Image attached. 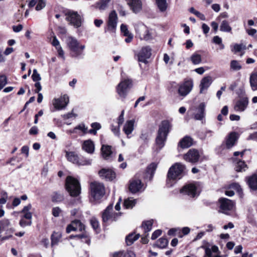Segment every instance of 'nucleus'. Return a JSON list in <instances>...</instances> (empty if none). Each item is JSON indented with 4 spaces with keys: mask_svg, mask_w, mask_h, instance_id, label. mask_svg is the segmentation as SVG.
<instances>
[{
    "mask_svg": "<svg viewBox=\"0 0 257 257\" xmlns=\"http://www.w3.org/2000/svg\"><path fill=\"white\" fill-rule=\"evenodd\" d=\"M32 208V205L30 204H29L28 205L25 206L23 210H22V213L23 214V217L28 219L31 220L32 217V213L30 212V210Z\"/></svg>",
    "mask_w": 257,
    "mask_h": 257,
    "instance_id": "nucleus-31",
    "label": "nucleus"
},
{
    "mask_svg": "<svg viewBox=\"0 0 257 257\" xmlns=\"http://www.w3.org/2000/svg\"><path fill=\"white\" fill-rule=\"evenodd\" d=\"M61 237V234L60 232H54L51 235V245L56 244Z\"/></svg>",
    "mask_w": 257,
    "mask_h": 257,
    "instance_id": "nucleus-42",
    "label": "nucleus"
},
{
    "mask_svg": "<svg viewBox=\"0 0 257 257\" xmlns=\"http://www.w3.org/2000/svg\"><path fill=\"white\" fill-rule=\"evenodd\" d=\"M238 139V134L235 132L230 133L226 139V146L227 149L232 148Z\"/></svg>",
    "mask_w": 257,
    "mask_h": 257,
    "instance_id": "nucleus-20",
    "label": "nucleus"
},
{
    "mask_svg": "<svg viewBox=\"0 0 257 257\" xmlns=\"http://www.w3.org/2000/svg\"><path fill=\"white\" fill-rule=\"evenodd\" d=\"M85 229L84 225L78 220L73 221L66 228V232H70L71 231H82Z\"/></svg>",
    "mask_w": 257,
    "mask_h": 257,
    "instance_id": "nucleus-18",
    "label": "nucleus"
},
{
    "mask_svg": "<svg viewBox=\"0 0 257 257\" xmlns=\"http://www.w3.org/2000/svg\"><path fill=\"white\" fill-rule=\"evenodd\" d=\"M31 220H29V221H25L23 218H22L20 221V225L23 227H24L26 226H30L31 225Z\"/></svg>",
    "mask_w": 257,
    "mask_h": 257,
    "instance_id": "nucleus-58",
    "label": "nucleus"
},
{
    "mask_svg": "<svg viewBox=\"0 0 257 257\" xmlns=\"http://www.w3.org/2000/svg\"><path fill=\"white\" fill-rule=\"evenodd\" d=\"M197 186L194 184H189L185 186L181 190L182 193L187 194L191 197H194L199 194L197 192Z\"/></svg>",
    "mask_w": 257,
    "mask_h": 257,
    "instance_id": "nucleus-17",
    "label": "nucleus"
},
{
    "mask_svg": "<svg viewBox=\"0 0 257 257\" xmlns=\"http://www.w3.org/2000/svg\"><path fill=\"white\" fill-rule=\"evenodd\" d=\"M46 6L45 0H39L37 2L36 10L37 11H40L45 8Z\"/></svg>",
    "mask_w": 257,
    "mask_h": 257,
    "instance_id": "nucleus-51",
    "label": "nucleus"
},
{
    "mask_svg": "<svg viewBox=\"0 0 257 257\" xmlns=\"http://www.w3.org/2000/svg\"><path fill=\"white\" fill-rule=\"evenodd\" d=\"M158 163L155 162L151 163L147 168V175L150 176V177H153L155 174V172L156 171Z\"/></svg>",
    "mask_w": 257,
    "mask_h": 257,
    "instance_id": "nucleus-32",
    "label": "nucleus"
},
{
    "mask_svg": "<svg viewBox=\"0 0 257 257\" xmlns=\"http://www.w3.org/2000/svg\"><path fill=\"white\" fill-rule=\"evenodd\" d=\"M200 248L203 249L205 251V254L203 257H222L220 255H213V253H217L219 249L218 247L216 245L210 246L209 242L206 240H203L202 245L200 246Z\"/></svg>",
    "mask_w": 257,
    "mask_h": 257,
    "instance_id": "nucleus-9",
    "label": "nucleus"
},
{
    "mask_svg": "<svg viewBox=\"0 0 257 257\" xmlns=\"http://www.w3.org/2000/svg\"><path fill=\"white\" fill-rule=\"evenodd\" d=\"M137 201L133 198H128L124 200L123 207L126 209H132L136 204Z\"/></svg>",
    "mask_w": 257,
    "mask_h": 257,
    "instance_id": "nucleus-35",
    "label": "nucleus"
},
{
    "mask_svg": "<svg viewBox=\"0 0 257 257\" xmlns=\"http://www.w3.org/2000/svg\"><path fill=\"white\" fill-rule=\"evenodd\" d=\"M248 103V99L246 97H243L237 100L234 106L236 111H243L247 107Z\"/></svg>",
    "mask_w": 257,
    "mask_h": 257,
    "instance_id": "nucleus-19",
    "label": "nucleus"
},
{
    "mask_svg": "<svg viewBox=\"0 0 257 257\" xmlns=\"http://www.w3.org/2000/svg\"><path fill=\"white\" fill-rule=\"evenodd\" d=\"M7 83V79L5 75H0V90H2L4 87Z\"/></svg>",
    "mask_w": 257,
    "mask_h": 257,
    "instance_id": "nucleus-52",
    "label": "nucleus"
},
{
    "mask_svg": "<svg viewBox=\"0 0 257 257\" xmlns=\"http://www.w3.org/2000/svg\"><path fill=\"white\" fill-rule=\"evenodd\" d=\"M66 42L72 56L74 57L80 55L85 47L84 45H80L77 40L71 36L68 37Z\"/></svg>",
    "mask_w": 257,
    "mask_h": 257,
    "instance_id": "nucleus-4",
    "label": "nucleus"
},
{
    "mask_svg": "<svg viewBox=\"0 0 257 257\" xmlns=\"http://www.w3.org/2000/svg\"><path fill=\"white\" fill-rule=\"evenodd\" d=\"M119 126H114V125H111V130L112 132L114 133L115 135L119 136Z\"/></svg>",
    "mask_w": 257,
    "mask_h": 257,
    "instance_id": "nucleus-63",
    "label": "nucleus"
},
{
    "mask_svg": "<svg viewBox=\"0 0 257 257\" xmlns=\"http://www.w3.org/2000/svg\"><path fill=\"white\" fill-rule=\"evenodd\" d=\"M76 130H79L81 131H82L84 134L87 133V128L85 127V125L84 124H80L77 126H76L73 131H70L71 133H76Z\"/></svg>",
    "mask_w": 257,
    "mask_h": 257,
    "instance_id": "nucleus-48",
    "label": "nucleus"
},
{
    "mask_svg": "<svg viewBox=\"0 0 257 257\" xmlns=\"http://www.w3.org/2000/svg\"><path fill=\"white\" fill-rule=\"evenodd\" d=\"M82 149L87 153L93 154L95 150L94 143L91 140L84 141L82 144Z\"/></svg>",
    "mask_w": 257,
    "mask_h": 257,
    "instance_id": "nucleus-24",
    "label": "nucleus"
},
{
    "mask_svg": "<svg viewBox=\"0 0 257 257\" xmlns=\"http://www.w3.org/2000/svg\"><path fill=\"white\" fill-rule=\"evenodd\" d=\"M62 210L59 207H55L52 209V213L55 217H58L62 213Z\"/></svg>",
    "mask_w": 257,
    "mask_h": 257,
    "instance_id": "nucleus-53",
    "label": "nucleus"
},
{
    "mask_svg": "<svg viewBox=\"0 0 257 257\" xmlns=\"http://www.w3.org/2000/svg\"><path fill=\"white\" fill-rule=\"evenodd\" d=\"M176 178H167L166 180L167 184L168 186H172L173 184L176 182Z\"/></svg>",
    "mask_w": 257,
    "mask_h": 257,
    "instance_id": "nucleus-62",
    "label": "nucleus"
},
{
    "mask_svg": "<svg viewBox=\"0 0 257 257\" xmlns=\"http://www.w3.org/2000/svg\"><path fill=\"white\" fill-rule=\"evenodd\" d=\"M151 49L148 46L143 47L138 54L139 61L146 63L147 60L151 56Z\"/></svg>",
    "mask_w": 257,
    "mask_h": 257,
    "instance_id": "nucleus-14",
    "label": "nucleus"
},
{
    "mask_svg": "<svg viewBox=\"0 0 257 257\" xmlns=\"http://www.w3.org/2000/svg\"><path fill=\"white\" fill-rule=\"evenodd\" d=\"M234 161L236 163L235 170L236 172H239L245 171L247 168V165L244 161L238 160L237 159L234 160Z\"/></svg>",
    "mask_w": 257,
    "mask_h": 257,
    "instance_id": "nucleus-29",
    "label": "nucleus"
},
{
    "mask_svg": "<svg viewBox=\"0 0 257 257\" xmlns=\"http://www.w3.org/2000/svg\"><path fill=\"white\" fill-rule=\"evenodd\" d=\"M171 127V125L168 120L163 121L160 125L158 135L156 139V144L160 149L164 147Z\"/></svg>",
    "mask_w": 257,
    "mask_h": 257,
    "instance_id": "nucleus-1",
    "label": "nucleus"
},
{
    "mask_svg": "<svg viewBox=\"0 0 257 257\" xmlns=\"http://www.w3.org/2000/svg\"><path fill=\"white\" fill-rule=\"evenodd\" d=\"M52 45L54 46L57 49L58 47H61L60 46L59 41L57 39L56 36L53 37V39L52 42H51Z\"/></svg>",
    "mask_w": 257,
    "mask_h": 257,
    "instance_id": "nucleus-60",
    "label": "nucleus"
},
{
    "mask_svg": "<svg viewBox=\"0 0 257 257\" xmlns=\"http://www.w3.org/2000/svg\"><path fill=\"white\" fill-rule=\"evenodd\" d=\"M205 104L201 103L196 108V112L194 114V118L196 120H201L205 116Z\"/></svg>",
    "mask_w": 257,
    "mask_h": 257,
    "instance_id": "nucleus-22",
    "label": "nucleus"
},
{
    "mask_svg": "<svg viewBox=\"0 0 257 257\" xmlns=\"http://www.w3.org/2000/svg\"><path fill=\"white\" fill-rule=\"evenodd\" d=\"M231 27L229 26L228 22L224 20L221 22L220 26V30L225 32H230L231 31Z\"/></svg>",
    "mask_w": 257,
    "mask_h": 257,
    "instance_id": "nucleus-41",
    "label": "nucleus"
},
{
    "mask_svg": "<svg viewBox=\"0 0 257 257\" xmlns=\"http://www.w3.org/2000/svg\"><path fill=\"white\" fill-rule=\"evenodd\" d=\"M190 59L193 64L197 65L201 62V56L200 54L194 53L190 57Z\"/></svg>",
    "mask_w": 257,
    "mask_h": 257,
    "instance_id": "nucleus-43",
    "label": "nucleus"
},
{
    "mask_svg": "<svg viewBox=\"0 0 257 257\" xmlns=\"http://www.w3.org/2000/svg\"><path fill=\"white\" fill-rule=\"evenodd\" d=\"M230 187L232 189H234L238 193L240 197H242V190L240 188V186L237 183H233L230 185Z\"/></svg>",
    "mask_w": 257,
    "mask_h": 257,
    "instance_id": "nucleus-49",
    "label": "nucleus"
},
{
    "mask_svg": "<svg viewBox=\"0 0 257 257\" xmlns=\"http://www.w3.org/2000/svg\"><path fill=\"white\" fill-rule=\"evenodd\" d=\"M193 82L192 79H186L179 88L178 92L181 96L187 95L192 89Z\"/></svg>",
    "mask_w": 257,
    "mask_h": 257,
    "instance_id": "nucleus-12",
    "label": "nucleus"
},
{
    "mask_svg": "<svg viewBox=\"0 0 257 257\" xmlns=\"http://www.w3.org/2000/svg\"><path fill=\"white\" fill-rule=\"evenodd\" d=\"M52 199L53 202H61L64 199V196L61 193L55 192L53 194Z\"/></svg>",
    "mask_w": 257,
    "mask_h": 257,
    "instance_id": "nucleus-46",
    "label": "nucleus"
},
{
    "mask_svg": "<svg viewBox=\"0 0 257 257\" xmlns=\"http://www.w3.org/2000/svg\"><path fill=\"white\" fill-rule=\"evenodd\" d=\"M168 244V240L165 237H162L158 239L154 246H157L161 248H166Z\"/></svg>",
    "mask_w": 257,
    "mask_h": 257,
    "instance_id": "nucleus-38",
    "label": "nucleus"
},
{
    "mask_svg": "<svg viewBox=\"0 0 257 257\" xmlns=\"http://www.w3.org/2000/svg\"><path fill=\"white\" fill-rule=\"evenodd\" d=\"M190 12L191 13L194 14L195 15H196L197 17H198L201 20H205V16L203 14H202V13H200L199 12L195 10L193 8H190Z\"/></svg>",
    "mask_w": 257,
    "mask_h": 257,
    "instance_id": "nucleus-47",
    "label": "nucleus"
},
{
    "mask_svg": "<svg viewBox=\"0 0 257 257\" xmlns=\"http://www.w3.org/2000/svg\"><path fill=\"white\" fill-rule=\"evenodd\" d=\"M247 183L251 190H257V178H248Z\"/></svg>",
    "mask_w": 257,
    "mask_h": 257,
    "instance_id": "nucleus-40",
    "label": "nucleus"
},
{
    "mask_svg": "<svg viewBox=\"0 0 257 257\" xmlns=\"http://www.w3.org/2000/svg\"><path fill=\"white\" fill-rule=\"evenodd\" d=\"M211 82L212 80L210 76L204 77L201 80L200 85V93H203L204 90L207 89L211 85Z\"/></svg>",
    "mask_w": 257,
    "mask_h": 257,
    "instance_id": "nucleus-25",
    "label": "nucleus"
},
{
    "mask_svg": "<svg viewBox=\"0 0 257 257\" xmlns=\"http://www.w3.org/2000/svg\"><path fill=\"white\" fill-rule=\"evenodd\" d=\"M213 41L214 43L216 44L221 45V49L224 48V45L222 44V39L218 36L214 37L213 39Z\"/></svg>",
    "mask_w": 257,
    "mask_h": 257,
    "instance_id": "nucleus-57",
    "label": "nucleus"
},
{
    "mask_svg": "<svg viewBox=\"0 0 257 257\" xmlns=\"http://www.w3.org/2000/svg\"><path fill=\"white\" fill-rule=\"evenodd\" d=\"M219 201L220 208L224 213L227 214L228 211L232 210L234 207L235 203L228 199L222 198L219 199Z\"/></svg>",
    "mask_w": 257,
    "mask_h": 257,
    "instance_id": "nucleus-13",
    "label": "nucleus"
},
{
    "mask_svg": "<svg viewBox=\"0 0 257 257\" xmlns=\"http://www.w3.org/2000/svg\"><path fill=\"white\" fill-rule=\"evenodd\" d=\"M98 174L100 177H114L116 175L111 169L106 168L100 170L98 172Z\"/></svg>",
    "mask_w": 257,
    "mask_h": 257,
    "instance_id": "nucleus-30",
    "label": "nucleus"
},
{
    "mask_svg": "<svg viewBox=\"0 0 257 257\" xmlns=\"http://www.w3.org/2000/svg\"><path fill=\"white\" fill-rule=\"evenodd\" d=\"M162 233V230L160 229H158L155 231L152 234L151 238L153 240L156 239L158 236H159Z\"/></svg>",
    "mask_w": 257,
    "mask_h": 257,
    "instance_id": "nucleus-59",
    "label": "nucleus"
},
{
    "mask_svg": "<svg viewBox=\"0 0 257 257\" xmlns=\"http://www.w3.org/2000/svg\"><path fill=\"white\" fill-rule=\"evenodd\" d=\"M120 30L124 36H127L131 34L127 29V26L124 24L121 25Z\"/></svg>",
    "mask_w": 257,
    "mask_h": 257,
    "instance_id": "nucleus-56",
    "label": "nucleus"
},
{
    "mask_svg": "<svg viewBox=\"0 0 257 257\" xmlns=\"http://www.w3.org/2000/svg\"><path fill=\"white\" fill-rule=\"evenodd\" d=\"M193 144V140L191 138L186 136L179 142V146L182 148H188Z\"/></svg>",
    "mask_w": 257,
    "mask_h": 257,
    "instance_id": "nucleus-27",
    "label": "nucleus"
},
{
    "mask_svg": "<svg viewBox=\"0 0 257 257\" xmlns=\"http://www.w3.org/2000/svg\"><path fill=\"white\" fill-rule=\"evenodd\" d=\"M101 154L103 158L105 159H108L112 153L111 146L103 145L101 148Z\"/></svg>",
    "mask_w": 257,
    "mask_h": 257,
    "instance_id": "nucleus-26",
    "label": "nucleus"
},
{
    "mask_svg": "<svg viewBox=\"0 0 257 257\" xmlns=\"http://www.w3.org/2000/svg\"><path fill=\"white\" fill-rule=\"evenodd\" d=\"M111 0H99L97 3V8L100 11L105 10L108 8Z\"/></svg>",
    "mask_w": 257,
    "mask_h": 257,
    "instance_id": "nucleus-34",
    "label": "nucleus"
},
{
    "mask_svg": "<svg viewBox=\"0 0 257 257\" xmlns=\"http://www.w3.org/2000/svg\"><path fill=\"white\" fill-rule=\"evenodd\" d=\"M153 224V220H150L143 222L142 227L144 228L145 234L151 230Z\"/></svg>",
    "mask_w": 257,
    "mask_h": 257,
    "instance_id": "nucleus-37",
    "label": "nucleus"
},
{
    "mask_svg": "<svg viewBox=\"0 0 257 257\" xmlns=\"http://www.w3.org/2000/svg\"><path fill=\"white\" fill-rule=\"evenodd\" d=\"M201 157V153L194 149H190L184 155V159L189 162L195 163L199 161Z\"/></svg>",
    "mask_w": 257,
    "mask_h": 257,
    "instance_id": "nucleus-11",
    "label": "nucleus"
},
{
    "mask_svg": "<svg viewBox=\"0 0 257 257\" xmlns=\"http://www.w3.org/2000/svg\"><path fill=\"white\" fill-rule=\"evenodd\" d=\"M74 237L78 239H84L82 241L85 242L88 244L90 243V239L88 238V234L85 232H83L81 234L77 235Z\"/></svg>",
    "mask_w": 257,
    "mask_h": 257,
    "instance_id": "nucleus-45",
    "label": "nucleus"
},
{
    "mask_svg": "<svg viewBox=\"0 0 257 257\" xmlns=\"http://www.w3.org/2000/svg\"><path fill=\"white\" fill-rule=\"evenodd\" d=\"M117 16L115 11H112L108 17L107 23V28L106 31H110L113 32L116 28L117 25Z\"/></svg>",
    "mask_w": 257,
    "mask_h": 257,
    "instance_id": "nucleus-16",
    "label": "nucleus"
},
{
    "mask_svg": "<svg viewBox=\"0 0 257 257\" xmlns=\"http://www.w3.org/2000/svg\"><path fill=\"white\" fill-rule=\"evenodd\" d=\"M186 170L185 166L179 163H175L169 170L167 177L178 176L184 173Z\"/></svg>",
    "mask_w": 257,
    "mask_h": 257,
    "instance_id": "nucleus-10",
    "label": "nucleus"
},
{
    "mask_svg": "<svg viewBox=\"0 0 257 257\" xmlns=\"http://www.w3.org/2000/svg\"><path fill=\"white\" fill-rule=\"evenodd\" d=\"M249 83L253 91L257 90V73H252L250 76Z\"/></svg>",
    "mask_w": 257,
    "mask_h": 257,
    "instance_id": "nucleus-33",
    "label": "nucleus"
},
{
    "mask_svg": "<svg viewBox=\"0 0 257 257\" xmlns=\"http://www.w3.org/2000/svg\"><path fill=\"white\" fill-rule=\"evenodd\" d=\"M135 120H127L123 128V131L125 134L128 136L130 135L134 130Z\"/></svg>",
    "mask_w": 257,
    "mask_h": 257,
    "instance_id": "nucleus-28",
    "label": "nucleus"
},
{
    "mask_svg": "<svg viewBox=\"0 0 257 257\" xmlns=\"http://www.w3.org/2000/svg\"><path fill=\"white\" fill-rule=\"evenodd\" d=\"M127 4L133 11L137 13L142 9V5L141 0H127Z\"/></svg>",
    "mask_w": 257,
    "mask_h": 257,
    "instance_id": "nucleus-23",
    "label": "nucleus"
},
{
    "mask_svg": "<svg viewBox=\"0 0 257 257\" xmlns=\"http://www.w3.org/2000/svg\"><path fill=\"white\" fill-rule=\"evenodd\" d=\"M140 237V234L131 233L128 235L125 238L126 243L127 245H132L134 241L137 240Z\"/></svg>",
    "mask_w": 257,
    "mask_h": 257,
    "instance_id": "nucleus-36",
    "label": "nucleus"
},
{
    "mask_svg": "<svg viewBox=\"0 0 257 257\" xmlns=\"http://www.w3.org/2000/svg\"><path fill=\"white\" fill-rule=\"evenodd\" d=\"M90 195L94 200H99L104 195L105 187L103 184L94 181L90 184Z\"/></svg>",
    "mask_w": 257,
    "mask_h": 257,
    "instance_id": "nucleus-3",
    "label": "nucleus"
},
{
    "mask_svg": "<svg viewBox=\"0 0 257 257\" xmlns=\"http://www.w3.org/2000/svg\"><path fill=\"white\" fill-rule=\"evenodd\" d=\"M91 224L94 229H96L99 226L98 221L95 218H92L90 220Z\"/></svg>",
    "mask_w": 257,
    "mask_h": 257,
    "instance_id": "nucleus-61",
    "label": "nucleus"
},
{
    "mask_svg": "<svg viewBox=\"0 0 257 257\" xmlns=\"http://www.w3.org/2000/svg\"><path fill=\"white\" fill-rule=\"evenodd\" d=\"M132 81L129 79H124L120 82L116 87V92L119 97L124 99L130 89L132 87Z\"/></svg>",
    "mask_w": 257,
    "mask_h": 257,
    "instance_id": "nucleus-5",
    "label": "nucleus"
},
{
    "mask_svg": "<svg viewBox=\"0 0 257 257\" xmlns=\"http://www.w3.org/2000/svg\"><path fill=\"white\" fill-rule=\"evenodd\" d=\"M66 20L75 28H79L81 26L82 19L77 12L70 11L66 13Z\"/></svg>",
    "mask_w": 257,
    "mask_h": 257,
    "instance_id": "nucleus-8",
    "label": "nucleus"
},
{
    "mask_svg": "<svg viewBox=\"0 0 257 257\" xmlns=\"http://www.w3.org/2000/svg\"><path fill=\"white\" fill-rule=\"evenodd\" d=\"M65 188L72 197H77L81 193V186L75 178H66Z\"/></svg>",
    "mask_w": 257,
    "mask_h": 257,
    "instance_id": "nucleus-2",
    "label": "nucleus"
},
{
    "mask_svg": "<svg viewBox=\"0 0 257 257\" xmlns=\"http://www.w3.org/2000/svg\"><path fill=\"white\" fill-rule=\"evenodd\" d=\"M66 157L67 160L77 165H87L91 163V160L84 158H79L74 152H66Z\"/></svg>",
    "mask_w": 257,
    "mask_h": 257,
    "instance_id": "nucleus-6",
    "label": "nucleus"
},
{
    "mask_svg": "<svg viewBox=\"0 0 257 257\" xmlns=\"http://www.w3.org/2000/svg\"><path fill=\"white\" fill-rule=\"evenodd\" d=\"M123 257H136V255L132 251H123Z\"/></svg>",
    "mask_w": 257,
    "mask_h": 257,
    "instance_id": "nucleus-64",
    "label": "nucleus"
},
{
    "mask_svg": "<svg viewBox=\"0 0 257 257\" xmlns=\"http://www.w3.org/2000/svg\"><path fill=\"white\" fill-rule=\"evenodd\" d=\"M242 67L239 62L236 60H232L230 62V69L233 71H238Z\"/></svg>",
    "mask_w": 257,
    "mask_h": 257,
    "instance_id": "nucleus-44",
    "label": "nucleus"
},
{
    "mask_svg": "<svg viewBox=\"0 0 257 257\" xmlns=\"http://www.w3.org/2000/svg\"><path fill=\"white\" fill-rule=\"evenodd\" d=\"M32 79L34 81H38L41 79L40 75L38 73L36 69L33 70V73L32 75Z\"/></svg>",
    "mask_w": 257,
    "mask_h": 257,
    "instance_id": "nucleus-54",
    "label": "nucleus"
},
{
    "mask_svg": "<svg viewBox=\"0 0 257 257\" xmlns=\"http://www.w3.org/2000/svg\"><path fill=\"white\" fill-rule=\"evenodd\" d=\"M245 49H246V47L243 44H235L234 45L233 50H232V51H233L234 52V53H236L240 52L242 50H244Z\"/></svg>",
    "mask_w": 257,
    "mask_h": 257,
    "instance_id": "nucleus-50",
    "label": "nucleus"
},
{
    "mask_svg": "<svg viewBox=\"0 0 257 257\" xmlns=\"http://www.w3.org/2000/svg\"><path fill=\"white\" fill-rule=\"evenodd\" d=\"M143 184L141 181L139 179H136L131 181L129 186L130 191L133 193H135L139 191L142 188Z\"/></svg>",
    "mask_w": 257,
    "mask_h": 257,
    "instance_id": "nucleus-21",
    "label": "nucleus"
},
{
    "mask_svg": "<svg viewBox=\"0 0 257 257\" xmlns=\"http://www.w3.org/2000/svg\"><path fill=\"white\" fill-rule=\"evenodd\" d=\"M141 28L145 30V34H144L143 35V38L146 40L150 39L151 38V34L149 33V32L147 30L145 26H142L141 27Z\"/></svg>",
    "mask_w": 257,
    "mask_h": 257,
    "instance_id": "nucleus-55",
    "label": "nucleus"
},
{
    "mask_svg": "<svg viewBox=\"0 0 257 257\" xmlns=\"http://www.w3.org/2000/svg\"><path fill=\"white\" fill-rule=\"evenodd\" d=\"M69 102V97L67 95H64L59 98L53 100V104L57 109H62L65 108Z\"/></svg>",
    "mask_w": 257,
    "mask_h": 257,
    "instance_id": "nucleus-15",
    "label": "nucleus"
},
{
    "mask_svg": "<svg viewBox=\"0 0 257 257\" xmlns=\"http://www.w3.org/2000/svg\"><path fill=\"white\" fill-rule=\"evenodd\" d=\"M121 215L120 212L115 213L113 211V205H109L107 207L102 214L103 222H108L115 221Z\"/></svg>",
    "mask_w": 257,
    "mask_h": 257,
    "instance_id": "nucleus-7",
    "label": "nucleus"
},
{
    "mask_svg": "<svg viewBox=\"0 0 257 257\" xmlns=\"http://www.w3.org/2000/svg\"><path fill=\"white\" fill-rule=\"evenodd\" d=\"M156 2L161 12H163L167 10L168 5L166 0H156Z\"/></svg>",
    "mask_w": 257,
    "mask_h": 257,
    "instance_id": "nucleus-39",
    "label": "nucleus"
}]
</instances>
